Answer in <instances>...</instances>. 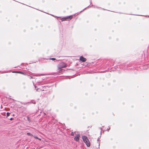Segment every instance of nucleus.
<instances>
[{
  "label": "nucleus",
  "mask_w": 149,
  "mask_h": 149,
  "mask_svg": "<svg viewBox=\"0 0 149 149\" xmlns=\"http://www.w3.org/2000/svg\"><path fill=\"white\" fill-rule=\"evenodd\" d=\"M32 78V77H31V76H30V79H31V78Z\"/></svg>",
  "instance_id": "13"
},
{
  "label": "nucleus",
  "mask_w": 149,
  "mask_h": 149,
  "mask_svg": "<svg viewBox=\"0 0 149 149\" xmlns=\"http://www.w3.org/2000/svg\"><path fill=\"white\" fill-rule=\"evenodd\" d=\"M79 60L83 62H84L86 60V59L82 56H81L80 57Z\"/></svg>",
  "instance_id": "5"
},
{
  "label": "nucleus",
  "mask_w": 149,
  "mask_h": 149,
  "mask_svg": "<svg viewBox=\"0 0 149 149\" xmlns=\"http://www.w3.org/2000/svg\"><path fill=\"white\" fill-rule=\"evenodd\" d=\"M110 129V127H109V128H108V129H107V130L108 131Z\"/></svg>",
  "instance_id": "12"
},
{
  "label": "nucleus",
  "mask_w": 149,
  "mask_h": 149,
  "mask_svg": "<svg viewBox=\"0 0 149 149\" xmlns=\"http://www.w3.org/2000/svg\"><path fill=\"white\" fill-rule=\"evenodd\" d=\"M6 114H7V116H8L10 115V113H9L8 112H7V113Z\"/></svg>",
  "instance_id": "7"
},
{
  "label": "nucleus",
  "mask_w": 149,
  "mask_h": 149,
  "mask_svg": "<svg viewBox=\"0 0 149 149\" xmlns=\"http://www.w3.org/2000/svg\"><path fill=\"white\" fill-rule=\"evenodd\" d=\"M38 139L39 140H41V139H39V138H38Z\"/></svg>",
  "instance_id": "15"
},
{
  "label": "nucleus",
  "mask_w": 149,
  "mask_h": 149,
  "mask_svg": "<svg viewBox=\"0 0 149 149\" xmlns=\"http://www.w3.org/2000/svg\"><path fill=\"white\" fill-rule=\"evenodd\" d=\"M27 135L29 136H33V135L29 133H27Z\"/></svg>",
  "instance_id": "6"
},
{
  "label": "nucleus",
  "mask_w": 149,
  "mask_h": 149,
  "mask_svg": "<svg viewBox=\"0 0 149 149\" xmlns=\"http://www.w3.org/2000/svg\"><path fill=\"white\" fill-rule=\"evenodd\" d=\"M79 137H80L79 134H77L75 136V137L74 138V139L77 141H78L79 140Z\"/></svg>",
  "instance_id": "4"
},
{
  "label": "nucleus",
  "mask_w": 149,
  "mask_h": 149,
  "mask_svg": "<svg viewBox=\"0 0 149 149\" xmlns=\"http://www.w3.org/2000/svg\"><path fill=\"white\" fill-rule=\"evenodd\" d=\"M99 138H98V139H97V140H99Z\"/></svg>",
  "instance_id": "16"
},
{
  "label": "nucleus",
  "mask_w": 149,
  "mask_h": 149,
  "mask_svg": "<svg viewBox=\"0 0 149 149\" xmlns=\"http://www.w3.org/2000/svg\"><path fill=\"white\" fill-rule=\"evenodd\" d=\"M71 134L72 136H73L74 135V133L73 132H72L71 133Z\"/></svg>",
  "instance_id": "9"
},
{
  "label": "nucleus",
  "mask_w": 149,
  "mask_h": 149,
  "mask_svg": "<svg viewBox=\"0 0 149 149\" xmlns=\"http://www.w3.org/2000/svg\"><path fill=\"white\" fill-rule=\"evenodd\" d=\"M82 138L83 141L84 143H85L87 146L89 147L90 146V143L87 137L85 136H82Z\"/></svg>",
  "instance_id": "1"
},
{
  "label": "nucleus",
  "mask_w": 149,
  "mask_h": 149,
  "mask_svg": "<svg viewBox=\"0 0 149 149\" xmlns=\"http://www.w3.org/2000/svg\"><path fill=\"white\" fill-rule=\"evenodd\" d=\"M34 137L36 139H38V138L37 136H34Z\"/></svg>",
  "instance_id": "11"
},
{
  "label": "nucleus",
  "mask_w": 149,
  "mask_h": 149,
  "mask_svg": "<svg viewBox=\"0 0 149 149\" xmlns=\"http://www.w3.org/2000/svg\"><path fill=\"white\" fill-rule=\"evenodd\" d=\"M13 118H10V120H13Z\"/></svg>",
  "instance_id": "14"
},
{
  "label": "nucleus",
  "mask_w": 149,
  "mask_h": 149,
  "mask_svg": "<svg viewBox=\"0 0 149 149\" xmlns=\"http://www.w3.org/2000/svg\"><path fill=\"white\" fill-rule=\"evenodd\" d=\"M50 59L52 60L53 61L55 60H56V59L54 58H52Z\"/></svg>",
  "instance_id": "8"
},
{
  "label": "nucleus",
  "mask_w": 149,
  "mask_h": 149,
  "mask_svg": "<svg viewBox=\"0 0 149 149\" xmlns=\"http://www.w3.org/2000/svg\"><path fill=\"white\" fill-rule=\"evenodd\" d=\"M66 67V64L63 62L60 63L58 66V69L59 72H60L61 70H62V68Z\"/></svg>",
  "instance_id": "2"
},
{
  "label": "nucleus",
  "mask_w": 149,
  "mask_h": 149,
  "mask_svg": "<svg viewBox=\"0 0 149 149\" xmlns=\"http://www.w3.org/2000/svg\"><path fill=\"white\" fill-rule=\"evenodd\" d=\"M17 72L18 73H21V74H23V73H22L20 71Z\"/></svg>",
  "instance_id": "10"
},
{
  "label": "nucleus",
  "mask_w": 149,
  "mask_h": 149,
  "mask_svg": "<svg viewBox=\"0 0 149 149\" xmlns=\"http://www.w3.org/2000/svg\"><path fill=\"white\" fill-rule=\"evenodd\" d=\"M72 15H70L68 16L64 17L61 19L62 21H69L72 18Z\"/></svg>",
  "instance_id": "3"
}]
</instances>
